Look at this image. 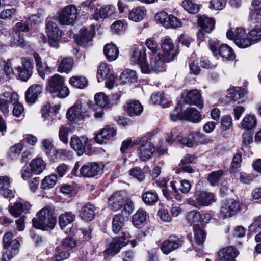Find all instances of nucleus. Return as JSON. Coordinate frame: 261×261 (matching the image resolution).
Here are the masks:
<instances>
[{
	"label": "nucleus",
	"mask_w": 261,
	"mask_h": 261,
	"mask_svg": "<svg viewBox=\"0 0 261 261\" xmlns=\"http://www.w3.org/2000/svg\"><path fill=\"white\" fill-rule=\"evenodd\" d=\"M247 37L250 40L251 45L261 40V29L258 28L253 29L247 34Z\"/></svg>",
	"instance_id": "53"
},
{
	"label": "nucleus",
	"mask_w": 261,
	"mask_h": 261,
	"mask_svg": "<svg viewBox=\"0 0 261 261\" xmlns=\"http://www.w3.org/2000/svg\"><path fill=\"white\" fill-rule=\"evenodd\" d=\"M13 114L14 116L19 118L24 117V109L22 105L16 103L13 109Z\"/></svg>",
	"instance_id": "63"
},
{
	"label": "nucleus",
	"mask_w": 261,
	"mask_h": 261,
	"mask_svg": "<svg viewBox=\"0 0 261 261\" xmlns=\"http://www.w3.org/2000/svg\"><path fill=\"white\" fill-rule=\"evenodd\" d=\"M200 218V213L196 210H192L189 212L186 216L187 221L191 224L198 222Z\"/></svg>",
	"instance_id": "58"
},
{
	"label": "nucleus",
	"mask_w": 261,
	"mask_h": 261,
	"mask_svg": "<svg viewBox=\"0 0 261 261\" xmlns=\"http://www.w3.org/2000/svg\"><path fill=\"white\" fill-rule=\"evenodd\" d=\"M125 193L123 191L114 193L109 199V206L117 211L123 207L125 203Z\"/></svg>",
	"instance_id": "23"
},
{
	"label": "nucleus",
	"mask_w": 261,
	"mask_h": 261,
	"mask_svg": "<svg viewBox=\"0 0 261 261\" xmlns=\"http://www.w3.org/2000/svg\"><path fill=\"white\" fill-rule=\"evenodd\" d=\"M69 128L65 125L60 126L59 130V137L60 140L65 144L68 142Z\"/></svg>",
	"instance_id": "57"
},
{
	"label": "nucleus",
	"mask_w": 261,
	"mask_h": 261,
	"mask_svg": "<svg viewBox=\"0 0 261 261\" xmlns=\"http://www.w3.org/2000/svg\"><path fill=\"white\" fill-rule=\"evenodd\" d=\"M226 36L229 39L233 40L236 45L240 48H245L251 45L245 30L242 28H236L234 30L230 29L227 31Z\"/></svg>",
	"instance_id": "5"
},
{
	"label": "nucleus",
	"mask_w": 261,
	"mask_h": 261,
	"mask_svg": "<svg viewBox=\"0 0 261 261\" xmlns=\"http://www.w3.org/2000/svg\"><path fill=\"white\" fill-rule=\"evenodd\" d=\"M216 201L213 193L206 191H198L195 193V199L192 198H188L187 203L195 207L200 208L207 206Z\"/></svg>",
	"instance_id": "3"
},
{
	"label": "nucleus",
	"mask_w": 261,
	"mask_h": 261,
	"mask_svg": "<svg viewBox=\"0 0 261 261\" xmlns=\"http://www.w3.org/2000/svg\"><path fill=\"white\" fill-rule=\"evenodd\" d=\"M75 216L71 212H65L60 215L59 218V223L61 229L65 233H68L71 231L72 223L75 220Z\"/></svg>",
	"instance_id": "21"
},
{
	"label": "nucleus",
	"mask_w": 261,
	"mask_h": 261,
	"mask_svg": "<svg viewBox=\"0 0 261 261\" xmlns=\"http://www.w3.org/2000/svg\"><path fill=\"white\" fill-rule=\"evenodd\" d=\"M21 66H18L16 70L19 73L20 79L23 81H27L33 73V63L32 61L26 58L21 59Z\"/></svg>",
	"instance_id": "15"
},
{
	"label": "nucleus",
	"mask_w": 261,
	"mask_h": 261,
	"mask_svg": "<svg viewBox=\"0 0 261 261\" xmlns=\"http://www.w3.org/2000/svg\"><path fill=\"white\" fill-rule=\"evenodd\" d=\"M42 88L40 85H33L30 86L25 92V99L28 103H34L38 98V95L42 92Z\"/></svg>",
	"instance_id": "29"
},
{
	"label": "nucleus",
	"mask_w": 261,
	"mask_h": 261,
	"mask_svg": "<svg viewBox=\"0 0 261 261\" xmlns=\"http://www.w3.org/2000/svg\"><path fill=\"white\" fill-rule=\"evenodd\" d=\"M77 14V9L75 6L67 5L58 12V21L62 25H72L76 21Z\"/></svg>",
	"instance_id": "4"
},
{
	"label": "nucleus",
	"mask_w": 261,
	"mask_h": 261,
	"mask_svg": "<svg viewBox=\"0 0 261 261\" xmlns=\"http://www.w3.org/2000/svg\"><path fill=\"white\" fill-rule=\"evenodd\" d=\"M181 6L186 11L191 14H196L200 9L198 5L193 3L192 1L189 0L182 1Z\"/></svg>",
	"instance_id": "47"
},
{
	"label": "nucleus",
	"mask_w": 261,
	"mask_h": 261,
	"mask_svg": "<svg viewBox=\"0 0 261 261\" xmlns=\"http://www.w3.org/2000/svg\"><path fill=\"white\" fill-rule=\"evenodd\" d=\"M103 167V164L84 165L80 169V174L84 177H93L99 173H101Z\"/></svg>",
	"instance_id": "20"
},
{
	"label": "nucleus",
	"mask_w": 261,
	"mask_h": 261,
	"mask_svg": "<svg viewBox=\"0 0 261 261\" xmlns=\"http://www.w3.org/2000/svg\"><path fill=\"white\" fill-rule=\"evenodd\" d=\"M198 23L202 29L206 33H210L215 28L214 19L204 15L198 17Z\"/></svg>",
	"instance_id": "32"
},
{
	"label": "nucleus",
	"mask_w": 261,
	"mask_h": 261,
	"mask_svg": "<svg viewBox=\"0 0 261 261\" xmlns=\"http://www.w3.org/2000/svg\"><path fill=\"white\" fill-rule=\"evenodd\" d=\"M142 200L143 202L149 205L155 204L158 200L157 194L153 192H146L142 195Z\"/></svg>",
	"instance_id": "49"
},
{
	"label": "nucleus",
	"mask_w": 261,
	"mask_h": 261,
	"mask_svg": "<svg viewBox=\"0 0 261 261\" xmlns=\"http://www.w3.org/2000/svg\"><path fill=\"white\" fill-rule=\"evenodd\" d=\"M46 89L50 93H56L61 98L66 97L70 93L69 88L65 85L64 77L58 74L53 75L47 80Z\"/></svg>",
	"instance_id": "1"
},
{
	"label": "nucleus",
	"mask_w": 261,
	"mask_h": 261,
	"mask_svg": "<svg viewBox=\"0 0 261 261\" xmlns=\"http://www.w3.org/2000/svg\"><path fill=\"white\" fill-rule=\"evenodd\" d=\"M195 239L198 244H202L205 239L204 231L197 225H193Z\"/></svg>",
	"instance_id": "50"
},
{
	"label": "nucleus",
	"mask_w": 261,
	"mask_h": 261,
	"mask_svg": "<svg viewBox=\"0 0 261 261\" xmlns=\"http://www.w3.org/2000/svg\"><path fill=\"white\" fill-rule=\"evenodd\" d=\"M116 135V129L110 126H106L96 134L94 139L99 144L107 143L114 140Z\"/></svg>",
	"instance_id": "14"
},
{
	"label": "nucleus",
	"mask_w": 261,
	"mask_h": 261,
	"mask_svg": "<svg viewBox=\"0 0 261 261\" xmlns=\"http://www.w3.org/2000/svg\"><path fill=\"white\" fill-rule=\"evenodd\" d=\"M12 245L13 246L11 248H4V252L3 254L4 261H10L14 256L17 254L19 246L18 240L14 239L12 242Z\"/></svg>",
	"instance_id": "34"
},
{
	"label": "nucleus",
	"mask_w": 261,
	"mask_h": 261,
	"mask_svg": "<svg viewBox=\"0 0 261 261\" xmlns=\"http://www.w3.org/2000/svg\"><path fill=\"white\" fill-rule=\"evenodd\" d=\"M146 14V10L143 6L133 9L129 13V18L135 22L142 20Z\"/></svg>",
	"instance_id": "36"
},
{
	"label": "nucleus",
	"mask_w": 261,
	"mask_h": 261,
	"mask_svg": "<svg viewBox=\"0 0 261 261\" xmlns=\"http://www.w3.org/2000/svg\"><path fill=\"white\" fill-rule=\"evenodd\" d=\"M125 110L130 116H138L143 112V107L139 101L133 100L127 103Z\"/></svg>",
	"instance_id": "28"
},
{
	"label": "nucleus",
	"mask_w": 261,
	"mask_h": 261,
	"mask_svg": "<svg viewBox=\"0 0 261 261\" xmlns=\"http://www.w3.org/2000/svg\"><path fill=\"white\" fill-rule=\"evenodd\" d=\"M86 111L85 106L80 101H76L70 107L66 113L67 119L71 122L75 120H82L86 116Z\"/></svg>",
	"instance_id": "11"
},
{
	"label": "nucleus",
	"mask_w": 261,
	"mask_h": 261,
	"mask_svg": "<svg viewBox=\"0 0 261 261\" xmlns=\"http://www.w3.org/2000/svg\"><path fill=\"white\" fill-rule=\"evenodd\" d=\"M73 65V60L72 58H64L61 61L58 71L61 72H68L71 70Z\"/></svg>",
	"instance_id": "48"
},
{
	"label": "nucleus",
	"mask_w": 261,
	"mask_h": 261,
	"mask_svg": "<svg viewBox=\"0 0 261 261\" xmlns=\"http://www.w3.org/2000/svg\"><path fill=\"white\" fill-rule=\"evenodd\" d=\"M226 4V0H211L210 8L215 10H221Z\"/></svg>",
	"instance_id": "60"
},
{
	"label": "nucleus",
	"mask_w": 261,
	"mask_h": 261,
	"mask_svg": "<svg viewBox=\"0 0 261 261\" xmlns=\"http://www.w3.org/2000/svg\"><path fill=\"white\" fill-rule=\"evenodd\" d=\"M238 254V250L232 246L224 248L218 252L221 261H235L234 258Z\"/></svg>",
	"instance_id": "26"
},
{
	"label": "nucleus",
	"mask_w": 261,
	"mask_h": 261,
	"mask_svg": "<svg viewBox=\"0 0 261 261\" xmlns=\"http://www.w3.org/2000/svg\"><path fill=\"white\" fill-rule=\"evenodd\" d=\"M242 127L245 129H251L256 125V119L253 115H247L241 121Z\"/></svg>",
	"instance_id": "43"
},
{
	"label": "nucleus",
	"mask_w": 261,
	"mask_h": 261,
	"mask_svg": "<svg viewBox=\"0 0 261 261\" xmlns=\"http://www.w3.org/2000/svg\"><path fill=\"white\" fill-rule=\"evenodd\" d=\"M218 53L219 55L227 60H233L234 54L232 49L227 45H221L219 47Z\"/></svg>",
	"instance_id": "44"
},
{
	"label": "nucleus",
	"mask_w": 261,
	"mask_h": 261,
	"mask_svg": "<svg viewBox=\"0 0 261 261\" xmlns=\"http://www.w3.org/2000/svg\"><path fill=\"white\" fill-rule=\"evenodd\" d=\"M33 57L35 58L36 68L39 75L43 79L46 74H50L53 72V69L48 66L46 63L42 62L41 59L38 53H34Z\"/></svg>",
	"instance_id": "27"
},
{
	"label": "nucleus",
	"mask_w": 261,
	"mask_h": 261,
	"mask_svg": "<svg viewBox=\"0 0 261 261\" xmlns=\"http://www.w3.org/2000/svg\"><path fill=\"white\" fill-rule=\"evenodd\" d=\"M146 219V213L143 210H139L133 215L132 222L134 225L139 226L145 222Z\"/></svg>",
	"instance_id": "52"
},
{
	"label": "nucleus",
	"mask_w": 261,
	"mask_h": 261,
	"mask_svg": "<svg viewBox=\"0 0 261 261\" xmlns=\"http://www.w3.org/2000/svg\"><path fill=\"white\" fill-rule=\"evenodd\" d=\"M185 100L186 103L196 106L199 109H202L203 107V101L201 99V95L197 89L188 91Z\"/></svg>",
	"instance_id": "22"
},
{
	"label": "nucleus",
	"mask_w": 261,
	"mask_h": 261,
	"mask_svg": "<svg viewBox=\"0 0 261 261\" xmlns=\"http://www.w3.org/2000/svg\"><path fill=\"white\" fill-rule=\"evenodd\" d=\"M88 138L85 136L79 137L74 135L70 139V146L74 149L79 156L82 155L85 151V147L87 144Z\"/></svg>",
	"instance_id": "17"
},
{
	"label": "nucleus",
	"mask_w": 261,
	"mask_h": 261,
	"mask_svg": "<svg viewBox=\"0 0 261 261\" xmlns=\"http://www.w3.org/2000/svg\"><path fill=\"white\" fill-rule=\"evenodd\" d=\"M69 83L72 86L79 89L84 88L88 85L87 79L81 75L72 76L70 78Z\"/></svg>",
	"instance_id": "41"
},
{
	"label": "nucleus",
	"mask_w": 261,
	"mask_h": 261,
	"mask_svg": "<svg viewBox=\"0 0 261 261\" xmlns=\"http://www.w3.org/2000/svg\"><path fill=\"white\" fill-rule=\"evenodd\" d=\"M154 151V146L148 141L143 143L137 150L138 156L142 162H146L149 160Z\"/></svg>",
	"instance_id": "19"
},
{
	"label": "nucleus",
	"mask_w": 261,
	"mask_h": 261,
	"mask_svg": "<svg viewBox=\"0 0 261 261\" xmlns=\"http://www.w3.org/2000/svg\"><path fill=\"white\" fill-rule=\"evenodd\" d=\"M190 136H192L196 143H200L203 145L212 144L214 142L213 139L211 137H207L199 131H193L190 133Z\"/></svg>",
	"instance_id": "38"
},
{
	"label": "nucleus",
	"mask_w": 261,
	"mask_h": 261,
	"mask_svg": "<svg viewBox=\"0 0 261 261\" xmlns=\"http://www.w3.org/2000/svg\"><path fill=\"white\" fill-rule=\"evenodd\" d=\"M223 174V171L221 170L211 172L207 177L210 185L212 186H215L219 182L221 177Z\"/></svg>",
	"instance_id": "51"
},
{
	"label": "nucleus",
	"mask_w": 261,
	"mask_h": 261,
	"mask_svg": "<svg viewBox=\"0 0 261 261\" xmlns=\"http://www.w3.org/2000/svg\"><path fill=\"white\" fill-rule=\"evenodd\" d=\"M130 236L127 231L123 232L121 237L114 239L110 244L109 247L105 250L108 255L114 256L119 253L121 249L125 246L128 242Z\"/></svg>",
	"instance_id": "7"
},
{
	"label": "nucleus",
	"mask_w": 261,
	"mask_h": 261,
	"mask_svg": "<svg viewBox=\"0 0 261 261\" xmlns=\"http://www.w3.org/2000/svg\"><path fill=\"white\" fill-rule=\"evenodd\" d=\"M96 104L102 108H108L110 100L103 93H96L94 96Z\"/></svg>",
	"instance_id": "46"
},
{
	"label": "nucleus",
	"mask_w": 261,
	"mask_h": 261,
	"mask_svg": "<svg viewBox=\"0 0 261 261\" xmlns=\"http://www.w3.org/2000/svg\"><path fill=\"white\" fill-rule=\"evenodd\" d=\"M182 108L180 104H178L177 106L171 112L170 118L173 121H176L179 119H184L183 113L181 114Z\"/></svg>",
	"instance_id": "56"
},
{
	"label": "nucleus",
	"mask_w": 261,
	"mask_h": 261,
	"mask_svg": "<svg viewBox=\"0 0 261 261\" xmlns=\"http://www.w3.org/2000/svg\"><path fill=\"white\" fill-rule=\"evenodd\" d=\"M184 119L193 123H198L201 120L200 112L194 108L186 109L183 113Z\"/></svg>",
	"instance_id": "33"
},
{
	"label": "nucleus",
	"mask_w": 261,
	"mask_h": 261,
	"mask_svg": "<svg viewBox=\"0 0 261 261\" xmlns=\"http://www.w3.org/2000/svg\"><path fill=\"white\" fill-rule=\"evenodd\" d=\"M46 31L49 45L56 48H58L59 41L61 37V31L57 24L51 21L48 22L46 27Z\"/></svg>",
	"instance_id": "9"
},
{
	"label": "nucleus",
	"mask_w": 261,
	"mask_h": 261,
	"mask_svg": "<svg viewBox=\"0 0 261 261\" xmlns=\"http://www.w3.org/2000/svg\"><path fill=\"white\" fill-rule=\"evenodd\" d=\"M146 49L144 47H134L132 49L130 61L132 64L139 65L143 72V66H146L148 61H146Z\"/></svg>",
	"instance_id": "12"
},
{
	"label": "nucleus",
	"mask_w": 261,
	"mask_h": 261,
	"mask_svg": "<svg viewBox=\"0 0 261 261\" xmlns=\"http://www.w3.org/2000/svg\"><path fill=\"white\" fill-rule=\"evenodd\" d=\"M38 218H33V225L34 227L43 230L52 229L56 223V219L51 214L50 209L45 207L37 213Z\"/></svg>",
	"instance_id": "2"
},
{
	"label": "nucleus",
	"mask_w": 261,
	"mask_h": 261,
	"mask_svg": "<svg viewBox=\"0 0 261 261\" xmlns=\"http://www.w3.org/2000/svg\"><path fill=\"white\" fill-rule=\"evenodd\" d=\"M125 219L121 214L115 215L112 220V231L115 234L118 233L123 226Z\"/></svg>",
	"instance_id": "42"
},
{
	"label": "nucleus",
	"mask_w": 261,
	"mask_h": 261,
	"mask_svg": "<svg viewBox=\"0 0 261 261\" xmlns=\"http://www.w3.org/2000/svg\"><path fill=\"white\" fill-rule=\"evenodd\" d=\"M145 45L151 51V55L157 54L158 50V45L153 38H149L147 39L145 42Z\"/></svg>",
	"instance_id": "62"
},
{
	"label": "nucleus",
	"mask_w": 261,
	"mask_h": 261,
	"mask_svg": "<svg viewBox=\"0 0 261 261\" xmlns=\"http://www.w3.org/2000/svg\"><path fill=\"white\" fill-rule=\"evenodd\" d=\"M261 230V216L254 219L253 222L249 226V230L252 232H257Z\"/></svg>",
	"instance_id": "64"
},
{
	"label": "nucleus",
	"mask_w": 261,
	"mask_h": 261,
	"mask_svg": "<svg viewBox=\"0 0 261 261\" xmlns=\"http://www.w3.org/2000/svg\"><path fill=\"white\" fill-rule=\"evenodd\" d=\"M45 168V164H25L21 170V177L27 180L34 174L42 173Z\"/></svg>",
	"instance_id": "16"
},
{
	"label": "nucleus",
	"mask_w": 261,
	"mask_h": 261,
	"mask_svg": "<svg viewBox=\"0 0 261 261\" xmlns=\"http://www.w3.org/2000/svg\"><path fill=\"white\" fill-rule=\"evenodd\" d=\"M164 56L160 54L150 55V61L147 62L146 66H143V73H150L152 71L156 73L165 70Z\"/></svg>",
	"instance_id": "6"
},
{
	"label": "nucleus",
	"mask_w": 261,
	"mask_h": 261,
	"mask_svg": "<svg viewBox=\"0 0 261 261\" xmlns=\"http://www.w3.org/2000/svg\"><path fill=\"white\" fill-rule=\"evenodd\" d=\"M10 182V179L7 176H0V195L5 198H11L14 196V192L6 187Z\"/></svg>",
	"instance_id": "30"
},
{
	"label": "nucleus",
	"mask_w": 261,
	"mask_h": 261,
	"mask_svg": "<svg viewBox=\"0 0 261 261\" xmlns=\"http://www.w3.org/2000/svg\"><path fill=\"white\" fill-rule=\"evenodd\" d=\"M137 79L136 71L130 69L123 71L120 75V80L122 84L135 83Z\"/></svg>",
	"instance_id": "40"
},
{
	"label": "nucleus",
	"mask_w": 261,
	"mask_h": 261,
	"mask_svg": "<svg viewBox=\"0 0 261 261\" xmlns=\"http://www.w3.org/2000/svg\"><path fill=\"white\" fill-rule=\"evenodd\" d=\"M57 177L55 174H51L45 177L42 180L41 188L48 190L53 188L56 184Z\"/></svg>",
	"instance_id": "45"
},
{
	"label": "nucleus",
	"mask_w": 261,
	"mask_h": 261,
	"mask_svg": "<svg viewBox=\"0 0 261 261\" xmlns=\"http://www.w3.org/2000/svg\"><path fill=\"white\" fill-rule=\"evenodd\" d=\"M76 241L71 237H67L62 241L61 247L68 250V249H71L76 246Z\"/></svg>",
	"instance_id": "61"
},
{
	"label": "nucleus",
	"mask_w": 261,
	"mask_h": 261,
	"mask_svg": "<svg viewBox=\"0 0 261 261\" xmlns=\"http://www.w3.org/2000/svg\"><path fill=\"white\" fill-rule=\"evenodd\" d=\"M246 94L245 90L241 87H234L228 90L227 95L230 100L236 101L243 98Z\"/></svg>",
	"instance_id": "39"
},
{
	"label": "nucleus",
	"mask_w": 261,
	"mask_h": 261,
	"mask_svg": "<svg viewBox=\"0 0 261 261\" xmlns=\"http://www.w3.org/2000/svg\"><path fill=\"white\" fill-rule=\"evenodd\" d=\"M181 245V241L179 239L172 238L163 242L161 249L164 254L167 255L177 249Z\"/></svg>",
	"instance_id": "25"
},
{
	"label": "nucleus",
	"mask_w": 261,
	"mask_h": 261,
	"mask_svg": "<svg viewBox=\"0 0 261 261\" xmlns=\"http://www.w3.org/2000/svg\"><path fill=\"white\" fill-rule=\"evenodd\" d=\"M31 207V205L28 202H16L13 205H9V212L14 217H18L22 213H27Z\"/></svg>",
	"instance_id": "24"
},
{
	"label": "nucleus",
	"mask_w": 261,
	"mask_h": 261,
	"mask_svg": "<svg viewBox=\"0 0 261 261\" xmlns=\"http://www.w3.org/2000/svg\"><path fill=\"white\" fill-rule=\"evenodd\" d=\"M106 80V85L109 89L113 87L115 77L110 65L106 63H101L98 67L97 81L100 82Z\"/></svg>",
	"instance_id": "8"
},
{
	"label": "nucleus",
	"mask_w": 261,
	"mask_h": 261,
	"mask_svg": "<svg viewBox=\"0 0 261 261\" xmlns=\"http://www.w3.org/2000/svg\"><path fill=\"white\" fill-rule=\"evenodd\" d=\"M103 53L108 60L113 61L117 58L119 50L115 45L107 44L104 47Z\"/></svg>",
	"instance_id": "37"
},
{
	"label": "nucleus",
	"mask_w": 261,
	"mask_h": 261,
	"mask_svg": "<svg viewBox=\"0 0 261 261\" xmlns=\"http://www.w3.org/2000/svg\"><path fill=\"white\" fill-rule=\"evenodd\" d=\"M64 249L65 248H63V247H61V246L57 248V253L54 257L55 261H62L67 259L69 257L70 253L67 250H65Z\"/></svg>",
	"instance_id": "54"
},
{
	"label": "nucleus",
	"mask_w": 261,
	"mask_h": 261,
	"mask_svg": "<svg viewBox=\"0 0 261 261\" xmlns=\"http://www.w3.org/2000/svg\"><path fill=\"white\" fill-rule=\"evenodd\" d=\"M232 125V119L230 116L224 115L221 118V128L223 130L230 129Z\"/></svg>",
	"instance_id": "59"
},
{
	"label": "nucleus",
	"mask_w": 261,
	"mask_h": 261,
	"mask_svg": "<svg viewBox=\"0 0 261 261\" xmlns=\"http://www.w3.org/2000/svg\"><path fill=\"white\" fill-rule=\"evenodd\" d=\"M95 207L90 204L84 205L80 212V217L83 220L88 221H91L95 215Z\"/></svg>",
	"instance_id": "31"
},
{
	"label": "nucleus",
	"mask_w": 261,
	"mask_h": 261,
	"mask_svg": "<svg viewBox=\"0 0 261 261\" xmlns=\"http://www.w3.org/2000/svg\"><path fill=\"white\" fill-rule=\"evenodd\" d=\"M177 139L181 144L188 147H192L196 144V141L194 138L192 136H190V133L187 137H183L181 135H178Z\"/></svg>",
	"instance_id": "55"
},
{
	"label": "nucleus",
	"mask_w": 261,
	"mask_h": 261,
	"mask_svg": "<svg viewBox=\"0 0 261 261\" xmlns=\"http://www.w3.org/2000/svg\"><path fill=\"white\" fill-rule=\"evenodd\" d=\"M238 201L231 199L223 202L220 208V214L224 217H230L236 215L240 210Z\"/></svg>",
	"instance_id": "13"
},
{
	"label": "nucleus",
	"mask_w": 261,
	"mask_h": 261,
	"mask_svg": "<svg viewBox=\"0 0 261 261\" xmlns=\"http://www.w3.org/2000/svg\"><path fill=\"white\" fill-rule=\"evenodd\" d=\"M93 36V33L92 31L82 29L79 36L76 39V42L81 46H85L92 40Z\"/></svg>",
	"instance_id": "35"
},
{
	"label": "nucleus",
	"mask_w": 261,
	"mask_h": 261,
	"mask_svg": "<svg viewBox=\"0 0 261 261\" xmlns=\"http://www.w3.org/2000/svg\"><path fill=\"white\" fill-rule=\"evenodd\" d=\"M114 8L110 5L103 6L99 9L96 8L94 12L91 14L90 19L98 21L100 18L106 19L111 17L114 14Z\"/></svg>",
	"instance_id": "18"
},
{
	"label": "nucleus",
	"mask_w": 261,
	"mask_h": 261,
	"mask_svg": "<svg viewBox=\"0 0 261 261\" xmlns=\"http://www.w3.org/2000/svg\"><path fill=\"white\" fill-rule=\"evenodd\" d=\"M165 61L167 62L172 61L178 54V49L175 46L173 40L169 37L163 39L161 43Z\"/></svg>",
	"instance_id": "10"
}]
</instances>
